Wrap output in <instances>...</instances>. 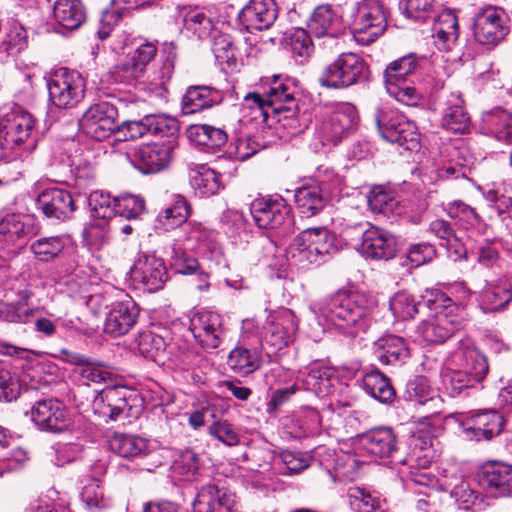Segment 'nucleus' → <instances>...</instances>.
Here are the masks:
<instances>
[{
    "instance_id": "f257e3e1",
    "label": "nucleus",
    "mask_w": 512,
    "mask_h": 512,
    "mask_svg": "<svg viewBox=\"0 0 512 512\" xmlns=\"http://www.w3.org/2000/svg\"><path fill=\"white\" fill-rule=\"evenodd\" d=\"M375 305V299L365 293L339 291L324 301L312 303L310 309L343 335L356 337L366 331Z\"/></svg>"
},
{
    "instance_id": "f03ea898",
    "label": "nucleus",
    "mask_w": 512,
    "mask_h": 512,
    "mask_svg": "<svg viewBox=\"0 0 512 512\" xmlns=\"http://www.w3.org/2000/svg\"><path fill=\"white\" fill-rule=\"evenodd\" d=\"M216 249L214 234L201 223L188 222L182 225L175 232L171 245L170 265L177 274H196L200 284L199 290L206 289L208 275L198 272L199 262L196 257L189 255V252L208 256Z\"/></svg>"
},
{
    "instance_id": "7ed1b4c3",
    "label": "nucleus",
    "mask_w": 512,
    "mask_h": 512,
    "mask_svg": "<svg viewBox=\"0 0 512 512\" xmlns=\"http://www.w3.org/2000/svg\"><path fill=\"white\" fill-rule=\"evenodd\" d=\"M295 93L296 87L290 79L274 75L263 94L249 93L244 100L264 121H267L273 114L277 118V122L285 129H290L295 133L300 126L299 107Z\"/></svg>"
},
{
    "instance_id": "20e7f679",
    "label": "nucleus",
    "mask_w": 512,
    "mask_h": 512,
    "mask_svg": "<svg viewBox=\"0 0 512 512\" xmlns=\"http://www.w3.org/2000/svg\"><path fill=\"white\" fill-rule=\"evenodd\" d=\"M176 58L175 44L172 42L164 43L160 62L146 80H143L145 71L138 67L130 58L114 66L109 75L114 83L132 86L139 85L142 90L149 92L155 97L165 98L168 92L167 85L174 73Z\"/></svg>"
},
{
    "instance_id": "39448f33",
    "label": "nucleus",
    "mask_w": 512,
    "mask_h": 512,
    "mask_svg": "<svg viewBox=\"0 0 512 512\" xmlns=\"http://www.w3.org/2000/svg\"><path fill=\"white\" fill-rule=\"evenodd\" d=\"M452 358L459 368L448 369L443 374V384L452 397L482 382L488 374L489 365L486 356L469 339L459 343Z\"/></svg>"
},
{
    "instance_id": "423d86ee",
    "label": "nucleus",
    "mask_w": 512,
    "mask_h": 512,
    "mask_svg": "<svg viewBox=\"0 0 512 512\" xmlns=\"http://www.w3.org/2000/svg\"><path fill=\"white\" fill-rule=\"evenodd\" d=\"M425 58L409 53L390 62L384 70V85L387 93L407 106H417L423 94L414 86L416 73Z\"/></svg>"
},
{
    "instance_id": "0eeeda50",
    "label": "nucleus",
    "mask_w": 512,
    "mask_h": 512,
    "mask_svg": "<svg viewBox=\"0 0 512 512\" xmlns=\"http://www.w3.org/2000/svg\"><path fill=\"white\" fill-rule=\"evenodd\" d=\"M334 233L326 227H312L302 230L288 248V256L301 265L320 264L338 251Z\"/></svg>"
},
{
    "instance_id": "6e6552de",
    "label": "nucleus",
    "mask_w": 512,
    "mask_h": 512,
    "mask_svg": "<svg viewBox=\"0 0 512 512\" xmlns=\"http://www.w3.org/2000/svg\"><path fill=\"white\" fill-rule=\"evenodd\" d=\"M142 405L140 394L120 382L115 386L104 387L97 393L92 408L94 413L105 421H117L127 417H138Z\"/></svg>"
},
{
    "instance_id": "1a4fd4ad",
    "label": "nucleus",
    "mask_w": 512,
    "mask_h": 512,
    "mask_svg": "<svg viewBox=\"0 0 512 512\" xmlns=\"http://www.w3.org/2000/svg\"><path fill=\"white\" fill-rule=\"evenodd\" d=\"M368 77L369 66L364 59L356 53L344 52L322 68L318 83L329 89H345L366 81Z\"/></svg>"
},
{
    "instance_id": "9d476101",
    "label": "nucleus",
    "mask_w": 512,
    "mask_h": 512,
    "mask_svg": "<svg viewBox=\"0 0 512 512\" xmlns=\"http://www.w3.org/2000/svg\"><path fill=\"white\" fill-rule=\"evenodd\" d=\"M435 315L421 321L415 328L414 341L419 343L442 344L457 331L465 321L464 308L451 299Z\"/></svg>"
},
{
    "instance_id": "9b49d317",
    "label": "nucleus",
    "mask_w": 512,
    "mask_h": 512,
    "mask_svg": "<svg viewBox=\"0 0 512 512\" xmlns=\"http://www.w3.org/2000/svg\"><path fill=\"white\" fill-rule=\"evenodd\" d=\"M387 28V17L380 0H362L352 12L350 30L355 41L369 45L378 39Z\"/></svg>"
},
{
    "instance_id": "f8f14e48",
    "label": "nucleus",
    "mask_w": 512,
    "mask_h": 512,
    "mask_svg": "<svg viewBox=\"0 0 512 512\" xmlns=\"http://www.w3.org/2000/svg\"><path fill=\"white\" fill-rule=\"evenodd\" d=\"M509 22L510 18L502 7L479 6L473 13V36L479 44L493 48L509 34Z\"/></svg>"
},
{
    "instance_id": "ddd939ff",
    "label": "nucleus",
    "mask_w": 512,
    "mask_h": 512,
    "mask_svg": "<svg viewBox=\"0 0 512 512\" xmlns=\"http://www.w3.org/2000/svg\"><path fill=\"white\" fill-rule=\"evenodd\" d=\"M35 121L32 115L21 107H14L0 119V138L6 142L10 150L31 153L35 147V140L32 138Z\"/></svg>"
},
{
    "instance_id": "4468645a",
    "label": "nucleus",
    "mask_w": 512,
    "mask_h": 512,
    "mask_svg": "<svg viewBox=\"0 0 512 512\" xmlns=\"http://www.w3.org/2000/svg\"><path fill=\"white\" fill-rule=\"evenodd\" d=\"M375 122L384 140L398 144L409 151L419 147L417 127L402 113L378 108L375 112Z\"/></svg>"
},
{
    "instance_id": "2eb2a0df",
    "label": "nucleus",
    "mask_w": 512,
    "mask_h": 512,
    "mask_svg": "<svg viewBox=\"0 0 512 512\" xmlns=\"http://www.w3.org/2000/svg\"><path fill=\"white\" fill-rule=\"evenodd\" d=\"M49 101L57 108L75 107L84 98L86 83L83 76L67 68H60L47 79Z\"/></svg>"
},
{
    "instance_id": "dca6fc26",
    "label": "nucleus",
    "mask_w": 512,
    "mask_h": 512,
    "mask_svg": "<svg viewBox=\"0 0 512 512\" xmlns=\"http://www.w3.org/2000/svg\"><path fill=\"white\" fill-rule=\"evenodd\" d=\"M448 419L458 424L466 439L475 441L499 435L504 423L503 416L495 410L453 413Z\"/></svg>"
},
{
    "instance_id": "f3484780",
    "label": "nucleus",
    "mask_w": 512,
    "mask_h": 512,
    "mask_svg": "<svg viewBox=\"0 0 512 512\" xmlns=\"http://www.w3.org/2000/svg\"><path fill=\"white\" fill-rule=\"evenodd\" d=\"M356 122L355 108L348 104L339 105L321 116L315 128V135L323 146L337 145Z\"/></svg>"
},
{
    "instance_id": "a211bd4d",
    "label": "nucleus",
    "mask_w": 512,
    "mask_h": 512,
    "mask_svg": "<svg viewBox=\"0 0 512 512\" xmlns=\"http://www.w3.org/2000/svg\"><path fill=\"white\" fill-rule=\"evenodd\" d=\"M298 330V318L288 308H280L268 317L264 334L263 346L268 353H276L288 347L294 340Z\"/></svg>"
},
{
    "instance_id": "6ab92c4d",
    "label": "nucleus",
    "mask_w": 512,
    "mask_h": 512,
    "mask_svg": "<svg viewBox=\"0 0 512 512\" xmlns=\"http://www.w3.org/2000/svg\"><path fill=\"white\" fill-rule=\"evenodd\" d=\"M137 349L139 353L158 364H165L167 361L177 365L189 366L192 364L190 357L192 352L179 351L174 353L178 348L176 343H167L165 339L152 332L144 331L136 338Z\"/></svg>"
},
{
    "instance_id": "aec40b11",
    "label": "nucleus",
    "mask_w": 512,
    "mask_h": 512,
    "mask_svg": "<svg viewBox=\"0 0 512 512\" xmlns=\"http://www.w3.org/2000/svg\"><path fill=\"white\" fill-rule=\"evenodd\" d=\"M117 108L106 101L91 105L79 121L82 132L97 141L107 139L117 128Z\"/></svg>"
},
{
    "instance_id": "412c9836",
    "label": "nucleus",
    "mask_w": 512,
    "mask_h": 512,
    "mask_svg": "<svg viewBox=\"0 0 512 512\" xmlns=\"http://www.w3.org/2000/svg\"><path fill=\"white\" fill-rule=\"evenodd\" d=\"M25 414L39 429L47 432L61 433L70 425L66 406L56 398L36 401Z\"/></svg>"
},
{
    "instance_id": "4be33fe9",
    "label": "nucleus",
    "mask_w": 512,
    "mask_h": 512,
    "mask_svg": "<svg viewBox=\"0 0 512 512\" xmlns=\"http://www.w3.org/2000/svg\"><path fill=\"white\" fill-rule=\"evenodd\" d=\"M26 220L28 217L21 214H0V257H13L26 244L33 233Z\"/></svg>"
},
{
    "instance_id": "5701e85b",
    "label": "nucleus",
    "mask_w": 512,
    "mask_h": 512,
    "mask_svg": "<svg viewBox=\"0 0 512 512\" xmlns=\"http://www.w3.org/2000/svg\"><path fill=\"white\" fill-rule=\"evenodd\" d=\"M256 225L262 229H275L289 220L291 209L279 195L256 198L250 205Z\"/></svg>"
},
{
    "instance_id": "b1692460",
    "label": "nucleus",
    "mask_w": 512,
    "mask_h": 512,
    "mask_svg": "<svg viewBox=\"0 0 512 512\" xmlns=\"http://www.w3.org/2000/svg\"><path fill=\"white\" fill-rule=\"evenodd\" d=\"M356 450L371 458H390L397 452V437L391 428H376L359 435Z\"/></svg>"
},
{
    "instance_id": "393cba45",
    "label": "nucleus",
    "mask_w": 512,
    "mask_h": 512,
    "mask_svg": "<svg viewBox=\"0 0 512 512\" xmlns=\"http://www.w3.org/2000/svg\"><path fill=\"white\" fill-rule=\"evenodd\" d=\"M477 481L483 491L493 498L512 497V466L491 463L477 473Z\"/></svg>"
},
{
    "instance_id": "a878e982",
    "label": "nucleus",
    "mask_w": 512,
    "mask_h": 512,
    "mask_svg": "<svg viewBox=\"0 0 512 512\" xmlns=\"http://www.w3.org/2000/svg\"><path fill=\"white\" fill-rule=\"evenodd\" d=\"M121 131L128 139H138L147 134L159 137H172L178 131L174 118L165 115H146L140 120L124 122Z\"/></svg>"
},
{
    "instance_id": "bb28decb",
    "label": "nucleus",
    "mask_w": 512,
    "mask_h": 512,
    "mask_svg": "<svg viewBox=\"0 0 512 512\" xmlns=\"http://www.w3.org/2000/svg\"><path fill=\"white\" fill-rule=\"evenodd\" d=\"M131 278L148 292L162 289L167 280L164 260L155 254H142L131 268Z\"/></svg>"
},
{
    "instance_id": "cd10ccee",
    "label": "nucleus",
    "mask_w": 512,
    "mask_h": 512,
    "mask_svg": "<svg viewBox=\"0 0 512 512\" xmlns=\"http://www.w3.org/2000/svg\"><path fill=\"white\" fill-rule=\"evenodd\" d=\"M480 307L484 313H497L507 309L512 302V275L503 274L486 281L480 291Z\"/></svg>"
},
{
    "instance_id": "c85d7f7f",
    "label": "nucleus",
    "mask_w": 512,
    "mask_h": 512,
    "mask_svg": "<svg viewBox=\"0 0 512 512\" xmlns=\"http://www.w3.org/2000/svg\"><path fill=\"white\" fill-rule=\"evenodd\" d=\"M278 9L274 0H250L240 11L238 20L248 32L270 28L277 19Z\"/></svg>"
},
{
    "instance_id": "c756f323",
    "label": "nucleus",
    "mask_w": 512,
    "mask_h": 512,
    "mask_svg": "<svg viewBox=\"0 0 512 512\" xmlns=\"http://www.w3.org/2000/svg\"><path fill=\"white\" fill-rule=\"evenodd\" d=\"M190 330L195 340L207 350L218 348L223 339L222 319L216 312L197 313L191 319Z\"/></svg>"
},
{
    "instance_id": "7c9ffc66",
    "label": "nucleus",
    "mask_w": 512,
    "mask_h": 512,
    "mask_svg": "<svg viewBox=\"0 0 512 512\" xmlns=\"http://www.w3.org/2000/svg\"><path fill=\"white\" fill-rule=\"evenodd\" d=\"M183 31L188 37L199 40L211 38L218 29L214 23V13L210 7L187 6L180 10Z\"/></svg>"
},
{
    "instance_id": "2f4dec72",
    "label": "nucleus",
    "mask_w": 512,
    "mask_h": 512,
    "mask_svg": "<svg viewBox=\"0 0 512 512\" xmlns=\"http://www.w3.org/2000/svg\"><path fill=\"white\" fill-rule=\"evenodd\" d=\"M174 140L142 145L136 155L137 168L144 174L158 173L172 161Z\"/></svg>"
},
{
    "instance_id": "473e14b6",
    "label": "nucleus",
    "mask_w": 512,
    "mask_h": 512,
    "mask_svg": "<svg viewBox=\"0 0 512 512\" xmlns=\"http://www.w3.org/2000/svg\"><path fill=\"white\" fill-rule=\"evenodd\" d=\"M359 251L366 258L388 260L396 253V240L391 233L371 226L362 234Z\"/></svg>"
},
{
    "instance_id": "72a5a7b5",
    "label": "nucleus",
    "mask_w": 512,
    "mask_h": 512,
    "mask_svg": "<svg viewBox=\"0 0 512 512\" xmlns=\"http://www.w3.org/2000/svg\"><path fill=\"white\" fill-rule=\"evenodd\" d=\"M37 206L46 217L59 220L69 218L75 210L70 192L57 187L42 191L37 197Z\"/></svg>"
},
{
    "instance_id": "f704fd0d",
    "label": "nucleus",
    "mask_w": 512,
    "mask_h": 512,
    "mask_svg": "<svg viewBox=\"0 0 512 512\" xmlns=\"http://www.w3.org/2000/svg\"><path fill=\"white\" fill-rule=\"evenodd\" d=\"M137 317V305L130 297H127L112 304L105 320L104 330L113 336L123 335L135 325Z\"/></svg>"
},
{
    "instance_id": "c9c22d12",
    "label": "nucleus",
    "mask_w": 512,
    "mask_h": 512,
    "mask_svg": "<svg viewBox=\"0 0 512 512\" xmlns=\"http://www.w3.org/2000/svg\"><path fill=\"white\" fill-rule=\"evenodd\" d=\"M338 379L333 368L322 362H313L302 372L303 387L319 397H326L333 392Z\"/></svg>"
},
{
    "instance_id": "e433bc0d",
    "label": "nucleus",
    "mask_w": 512,
    "mask_h": 512,
    "mask_svg": "<svg viewBox=\"0 0 512 512\" xmlns=\"http://www.w3.org/2000/svg\"><path fill=\"white\" fill-rule=\"evenodd\" d=\"M234 495L213 484L203 486L193 502V512H232Z\"/></svg>"
},
{
    "instance_id": "4c0bfd02",
    "label": "nucleus",
    "mask_w": 512,
    "mask_h": 512,
    "mask_svg": "<svg viewBox=\"0 0 512 512\" xmlns=\"http://www.w3.org/2000/svg\"><path fill=\"white\" fill-rule=\"evenodd\" d=\"M470 116L460 92H451L444 101L441 126L453 133H463L469 126Z\"/></svg>"
},
{
    "instance_id": "58836bf2",
    "label": "nucleus",
    "mask_w": 512,
    "mask_h": 512,
    "mask_svg": "<svg viewBox=\"0 0 512 512\" xmlns=\"http://www.w3.org/2000/svg\"><path fill=\"white\" fill-rule=\"evenodd\" d=\"M481 131L498 142L512 144V114L497 108L482 115Z\"/></svg>"
},
{
    "instance_id": "ea45409f",
    "label": "nucleus",
    "mask_w": 512,
    "mask_h": 512,
    "mask_svg": "<svg viewBox=\"0 0 512 512\" xmlns=\"http://www.w3.org/2000/svg\"><path fill=\"white\" fill-rule=\"evenodd\" d=\"M374 354L384 365L404 363L409 357V348L397 335H384L374 342Z\"/></svg>"
},
{
    "instance_id": "a19ab883",
    "label": "nucleus",
    "mask_w": 512,
    "mask_h": 512,
    "mask_svg": "<svg viewBox=\"0 0 512 512\" xmlns=\"http://www.w3.org/2000/svg\"><path fill=\"white\" fill-rule=\"evenodd\" d=\"M295 203L302 217H312L325 206V197L321 186L316 182L306 183L296 189Z\"/></svg>"
},
{
    "instance_id": "79ce46f5",
    "label": "nucleus",
    "mask_w": 512,
    "mask_h": 512,
    "mask_svg": "<svg viewBox=\"0 0 512 512\" xmlns=\"http://www.w3.org/2000/svg\"><path fill=\"white\" fill-rule=\"evenodd\" d=\"M435 45L439 50L448 51L459 37V23L453 10H443L433 27Z\"/></svg>"
},
{
    "instance_id": "37998d69",
    "label": "nucleus",
    "mask_w": 512,
    "mask_h": 512,
    "mask_svg": "<svg viewBox=\"0 0 512 512\" xmlns=\"http://www.w3.org/2000/svg\"><path fill=\"white\" fill-rule=\"evenodd\" d=\"M74 373L78 376L81 384L89 386L90 384H102L104 387L123 381L118 373L109 366L99 362L89 361L86 365L75 368Z\"/></svg>"
},
{
    "instance_id": "c03bdc74",
    "label": "nucleus",
    "mask_w": 512,
    "mask_h": 512,
    "mask_svg": "<svg viewBox=\"0 0 512 512\" xmlns=\"http://www.w3.org/2000/svg\"><path fill=\"white\" fill-rule=\"evenodd\" d=\"M227 364L236 372L250 374L261 367V352L257 347L238 345L229 353Z\"/></svg>"
},
{
    "instance_id": "a18cd8bd",
    "label": "nucleus",
    "mask_w": 512,
    "mask_h": 512,
    "mask_svg": "<svg viewBox=\"0 0 512 512\" xmlns=\"http://www.w3.org/2000/svg\"><path fill=\"white\" fill-rule=\"evenodd\" d=\"M189 179L195 193L201 197L212 196L221 188L220 176L205 165L190 168Z\"/></svg>"
},
{
    "instance_id": "49530a36",
    "label": "nucleus",
    "mask_w": 512,
    "mask_h": 512,
    "mask_svg": "<svg viewBox=\"0 0 512 512\" xmlns=\"http://www.w3.org/2000/svg\"><path fill=\"white\" fill-rule=\"evenodd\" d=\"M27 31L18 22L10 23L5 35L0 41V63H6L27 46Z\"/></svg>"
},
{
    "instance_id": "de8ad7c7",
    "label": "nucleus",
    "mask_w": 512,
    "mask_h": 512,
    "mask_svg": "<svg viewBox=\"0 0 512 512\" xmlns=\"http://www.w3.org/2000/svg\"><path fill=\"white\" fill-rule=\"evenodd\" d=\"M215 91L204 85L190 86L182 97L183 114H194L215 103Z\"/></svg>"
},
{
    "instance_id": "09e8293b",
    "label": "nucleus",
    "mask_w": 512,
    "mask_h": 512,
    "mask_svg": "<svg viewBox=\"0 0 512 512\" xmlns=\"http://www.w3.org/2000/svg\"><path fill=\"white\" fill-rule=\"evenodd\" d=\"M54 17L64 28L76 29L84 22L86 15L80 0H57Z\"/></svg>"
},
{
    "instance_id": "8fccbe9b",
    "label": "nucleus",
    "mask_w": 512,
    "mask_h": 512,
    "mask_svg": "<svg viewBox=\"0 0 512 512\" xmlns=\"http://www.w3.org/2000/svg\"><path fill=\"white\" fill-rule=\"evenodd\" d=\"M189 213L190 208L186 199L177 195L173 202L158 214L156 222L158 226L166 231L176 227L179 229L182 225L189 222L187 221Z\"/></svg>"
},
{
    "instance_id": "3c124183",
    "label": "nucleus",
    "mask_w": 512,
    "mask_h": 512,
    "mask_svg": "<svg viewBox=\"0 0 512 512\" xmlns=\"http://www.w3.org/2000/svg\"><path fill=\"white\" fill-rule=\"evenodd\" d=\"M109 447L120 457L128 459L143 455L148 448L147 442L143 438L121 433H114L109 438Z\"/></svg>"
},
{
    "instance_id": "603ef678",
    "label": "nucleus",
    "mask_w": 512,
    "mask_h": 512,
    "mask_svg": "<svg viewBox=\"0 0 512 512\" xmlns=\"http://www.w3.org/2000/svg\"><path fill=\"white\" fill-rule=\"evenodd\" d=\"M336 16L332 7L328 4L319 5L316 7L310 16L307 27L309 32L315 37H323L327 35H334V23Z\"/></svg>"
},
{
    "instance_id": "864d4df0",
    "label": "nucleus",
    "mask_w": 512,
    "mask_h": 512,
    "mask_svg": "<svg viewBox=\"0 0 512 512\" xmlns=\"http://www.w3.org/2000/svg\"><path fill=\"white\" fill-rule=\"evenodd\" d=\"M363 388L367 394L382 403L390 402L395 395L389 379L379 371L365 374Z\"/></svg>"
},
{
    "instance_id": "5fc2aeb1",
    "label": "nucleus",
    "mask_w": 512,
    "mask_h": 512,
    "mask_svg": "<svg viewBox=\"0 0 512 512\" xmlns=\"http://www.w3.org/2000/svg\"><path fill=\"white\" fill-rule=\"evenodd\" d=\"M347 497L354 512H378L381 509L380 497L366 488L350 487Z\"/></svg>"
},
{
    "instance_id": "6e6d98bb",
    "label": "nucleus",
    "mask_w": 512,
    "mask_h": 512,
    "mask_svg": "<svg viewBox=\"0 0 512 512\" xmlns=\"http://www.w3.org/2000/svg\"><path fill=\"white\" fill-rule=\"evenodd\" d=\"M441 432V426L433 417H423L417 422L413 434L414 445L421 450L432 447Z\"/></svg>"
},
{
    "instance_id": "4d7b16f0",
    "label": "nucleus",
    "mask_w": 512,
    "mask_h": 512,
    "mask_svg": "<svg viewBox=\"0 0 512 512\" xmlns=\"http://www.w3.org/2000/svg\"><path fill=\"white\" fill-rule=\"evenodd\" d=\"M419 302L408 291H399L389 301L392 314L398 320L411 319L418 312Z\"/></svg>"
},
{
    "instance_id": "13d9d810",
    "label": "nucleus",
    "mask_w": 512,
    "mask_h": 512,
    "mask_svg": "<svg viewBox=\"0 0 512 512\" xmlns=\"http://www.w3.org/2000/svg\"><path fill=\"white\" fill-rule=\"evenodd\" d=\"M89 206L92 219L95 220L109 222L110 219L117 215L115 197H111L104 192L95 191L91 193Z\"/></svg>"
},
{
    "instance_id": "bf43d9fd",
    "label": "nucleus",
    "mask_w": 512,
    "mask_h": 512,
    "mask_svg": "<svg viewBox=\"0 0 512 512\" xmlns=\"http://www.w3.org/2000/svg\"><path fill=\"white\" fill-rule=\"evenodd\" d=\"M448 216L457 220L465 229L478 227L481 219L474 208L461 200H454L444 205Z\"/></svg>"
},
{
    "instance_id": "052dcab7",
    "label": "nucleus",
    "mask_w": 512,
    "mask_h": 512,
    "mask_svg": "<svg viewBox=\"0 0 512 512\" xmlns=\"http://www.w3.org/2000/svg\"><path fill=\"white\" fill-rule=\"evenodd\" d=\"M81 500L91 511L103 510L110 505V499L105 495L98 478H92L81 491Z\"/></svg>"
},
{
    "instance_id": "680f3d73",
    "label": "nucleus",
    "mask_w": 512,
    "mask_h": 512,
    "mask_svg": "<svg viewBox=\"0 0 512 512\" xmlns=\"http://www.w3.org/2000/svg\"><path fill=\"white\" fill-rule=\"evenodd\" d=\"M21 383L16 373L0 361V401L11 402L21 393Z\"/></svg>"
},
{
    "instance_id": "e2e57ef3",
    "label": "nucleus",
    "mask_w": 512,
    "mask_h": 512,
    "mask_svg": "<svg viewBox=\"0 0 512 512\" xmlns=\"http://www.w3.org/2000/svg\"><path fill=\"white\" fill-rule=\"evenodd\" d=\"M289 45L293 57L303 63L313 52L311 36L303 28H295L289 36Z\"/></svg>"
},
{
    "instance_id": "0e129e2a",
    "label": "nucleus",
    "mask_w": 512,
    "mask_h": 512,
    "mask_svg": "<svg viewBox=\"0 0 512 512\" xmlns=\"http://www.w3.org/2000/svg\"><path fill=\"white\" fill-rule=\"evenodd\" d=\"M443 485L447 490H450L451 496L454 497L456 501L465 505V508L474 504V501L477 498L475 492L471 489L470 484L461 476L458 477L456 475H451L446 478Z\"/></svg>"
},
{
    "instance_id": "69168bd1",
    "label": "nucleus",
    "mask_w": 512,
    "mask_h": 512,
    "mask_svg": "<svg viewBox=\"0 0 512 512\" xmlns=\"http://www.w3.org/2000/svg\"><path fill=\"white\" fill-rule=\"evenodd\" d=\"M65 244L61 237H46L36 240L31 244V251L40 261H50L58 256Z\"/></svg>"
},
{
    "instance_id": "338daca9",
    "label": "nucleus",
    "mask_w": 512,
    "mask_h": 512,
    "mask_svg": "<svg viewBox=\"0 0 512 512\" xmlns=\"http://www.w3.org/2000/svg\"><path fill=\"white\" fill-rule=\"evenodd\" d=\"M367 202L374 213L388 215L394 213L398 202L395 198L382 187H374L367 195Z\"/></svg>"
},
{
    "instance_id": "774afa93",
    "label": "nucleus",
    "mask_w": 512,
    "mask_h": 512,
    "mask_svg": "<svg viewBox=\"0 0 512 512\" xmlns=\"http://www.w3.org/2000/svg\"><path fill=\"white\" fill-rule=\"evenodd\" d=\"M196 140L200 145L207 148H219L227 142V134L224 130L207 124L193 128Z\"/></svg>"
}]
</instances>
